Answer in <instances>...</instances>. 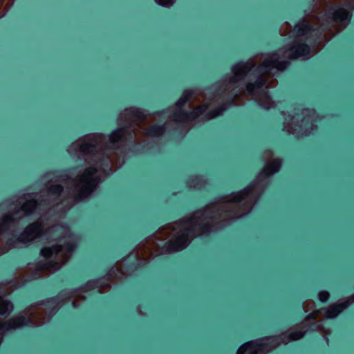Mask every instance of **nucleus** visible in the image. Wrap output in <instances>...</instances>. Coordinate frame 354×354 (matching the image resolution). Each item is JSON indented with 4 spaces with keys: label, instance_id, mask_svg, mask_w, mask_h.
Returning a JSON list of instances; mask_svg holds the SVG:
<instances>
[{
    "label": "nucleus",
    "instance_id": "1",
    "mask_svg": "<svg viewBox=\"0 0 354 354\" xmlns=\"http://www.w3.org/2000/svg\"><path fill=\"white\" fill-rule=\"evenodd\" d=\"M257 187L250 186L243 192L223 198L219 203L208 205L189 217L168 225L160 229L151 239L156 254L176 252L188 245L194 236L210 230V222L218 216L240 217L248 213L256 199Z\"/></svg>",
    "mask_w": 354,
    "mask_h": 354
},
{
    "label": "nucleus",
    "instance_id": "2",
    "mask_svg": "<svg viewBox=\"0 0 354 354\" xmlns=\"http://www.w3.org/2000/svg\"><path fill=\"white\" fill-rule=\"evenodd\" d=\"M310 48L303 44H297L288 49L280 50L277 53L261 55L245 64H238L232 68L233 76L230 84L238 82L248 73L257 77L254 84L247 85V92L259 104L266 109L272 107L274 102L268 95L266 89L272 86L275 80L273 76L278 71L283 70L287 66L286 59L304 57L308 59Z\"/></svg>",
    "mask_w": 354,
    "mask_h": 354
},
{
    "label": "nucleus",
    "instance_id": "3",
    "mask_svg": "<svg viewBox=\"0 0 354 354\" xmlns=\"http://www.w3.org/2000/svg\"><path fill=\"white\" fill-rule=\"evenodd\" d=\"M48 236L57 239L58 243L41 250L45 263L40 266L39 270L54 272L69 259L75 245V238L66 226L57 225L50 228L41 221H38L26 228L19 237V241L26 243L42 236L48 239Z\"/></svg>",
    "mask_w": 354,
    "mask_h": 354
},
{
    "label": "nucleus",
    "instance_id": "4",
    "mask_svg": "<svg viewBox=\"0 0 354 354\" xmlns=\"http://www.w3.org/2000/svg\"><path fill=\"white\" fill-rule=\"evenodd\" d=\"M106 138L102 135H88L73 143L68 151L71 153H77L85 156V160L89 165L93 162L98 165L106 153ZM101 174V171L96 167L89 166L72 181L73 186L70 188V194L79 198L86 197L99 183Z\"/></svg>",
    "mask_w": 354,
    "mask_h": 354
},
{
    "label": "nucleus",
    "instance_id": "5",
    "mask_svg": "<svg viewBox=\"0 0 354 354\" xmlns=\"http://www.w3.org/2000/svg\"><path fill=\"white\" fill-rule=\"evenodd\" d=\"M305 333V331L291 332L287 339L285 340V335L283 337H266L256 341H252L243 344L238 350L237 354H266L268 351L277 347L281 343L287 344L290 341L301 339Z\"/></svg>",
    "mask_w": 354,
    "mask_h": 354
},
{
    "label": "nucleus",
    "instance_id": "6",
    "mask_svg": "<svg viewBox=\"0 0 354 354\" xmlns=\"http://www.w3.org/2000/svg\"><path fill=\"white\" fill-rule=\"evenodd\" d=\"M147 120L142 113L133 108L126 109L120 116L121 124L123 122L128 124V127H126L125 129H131L135 131H138L139 128L143 134L150 136H158L162 134L164 132L163 127L158 126L152 127L149 129H146Z\"/></svg>",
    "mask_w": 354,
    "mask_h": 354
},
{
    "label": "nucleus",
    "instance_id": "7",
    "mask_svg": "<svg viewBox=\"0 0 354 354\" xmlns=\"http://www.w3.org/2000/svg\"><path fill=\"white\" fill-rule=\"evenodd\" d=\"M315 113L313 110L305 109L301 113H297L293 118L295 120L290 123L288 119H286L285 129L288 133H295L299 137L310 134L313 129V122L315 121Z\"/></svg>",
    "mask_w": 354,
    "mask_h": 354
},
{
    "label": "nucleus",
    "instance_id": "8",
    "mask_svg": "<svg viewBox=\"0 0 354 354\" xmlns=\"http://www.w3.org/2000/svg\"><path fill=\"white\" fill-rule=\"evenodd\" d=\"M192 98H194V93L192 91H185L182 97L176 103L177 112L171 116L173 120L185 122L189 120H194L205 112L210 106L203 104L196 108L193 112L189 115L184 111V107L187 104H188L189 106H191Z\"/></svg>",
    "mask_w": 354,
    "mask_h": 354
},
{
    "label": "nucleus",
    "instance_id": "9",
    "mask_svg": "<svg viewBox=\"0 0 354 354\" xmlns=\"http://www.w3.org/2000/svg\"><path fill=\"white\" fill-rule=\"evenodd\" d=\"M19 205H22L19 209L15 210L14 213L6 214L0 223V234L6 230L10 229L15 225V221L32 212V210L40 209L41 203L37 204L36 201L20 199Z\"/></svg>",
    "mask_w": 354,
    "mask_h": 354
},
{
    "label": "nucleus",
    "instance_id": "10",
    "mask_svg": "<svg viewBox=\"0 0 354 354\" xmlns=\"http://www.w3.org/2000/svg\"><path fill=\"white\" fill-rule=\"evenodd\" d=\"M341 6L338 9L330 12L333 22L337 25L344 28L350 21L351 15L349 10L354 8V0H341Z\"/></svg>",
    "mask_w": 354,
    "mask_h": 354
},
{
    "label": "nucleus",
    "instance_id": "11",
    "mask_svg": "<svg viewBox=\"0 0 354 354\" xmlns=\"http://www.w3.org/2000/svg\"><path fill=\"white\" fill-rule=\"evenodd\" d=\"M350 303L351 302H349V300H347L344 302H341L332 305L326 310L315 311L305 321V324L308 323L311 318L314 319H316L319 316V314L322 315L326 318H334L342 310L346 308L350 304Z\"/></svg>",
    "mask_w": 354,
    "mask_h": 354
},
{
    "label": "nucleus",
    "instance_id": "12",
    "mask_svg": "<svg viewBox=\"0 0 354 354\" xmlns=\"http://www.w3.org/2000/svg\"><path fill=\"white\" fill-rule=\"evenodd\" d=\"M156 250L153 245L152 240H147L145 244L139 245L135 251L134 254H131V256H134L139 264L142 263V261H145L147 260L149 257L152 255H158L156 254Z\"/></svg>",
    "mask_w": 354,
    "mask_h": 354
},
{
    "label": "nucleus",
    "instance_id": "13",
    "mask_svg": "<svg viewBox=\"0 0 354 354\" xmlns=\"http://www.w3.org/2000/svg\"><path fill=\"white\" fill-rule=\"evenodd\" d=\"M281 166V161L278 159L272 160H268L262 172L259 175L257 180L258 183L263 179L266 178L275 172L278 171Z\"/></svg>",
    "mask_w": 354,
    "mask_h": 354
},
{
    "label": "nucleus",
    "instance_id": "14",
    "mask_svg": "<svg viewBox=\"0 0 354 354\" xmlns=\"http://www.w3.org/2000/svg\"><path fill=\"white\" fill-rule=\"evenodd\" d=\"M126 129H119L114 131L109 138V144L112 147H115L120 141L124 140L126 137Z\"/></svg>",
    "mask_w": 354,
    "mask_h": 354
},
{
    "label": "nucleus",
    "instance_id": "15",
    "mask_svg": "<svg viewBox=\"0 0 354 354\" xmlns=\"http://www.w3.org/2000/svg\"><path fill=\"white\" fill-rule=\"evenodd\" d=\"M310 30V26L309 21L305 19L295 26L294 32H296L297 35H306Z\"/></svg>",
    "mask_w": 354,
    "mask_h": 354
},
{
    "label": "nucleus",
    "instance_id": "16",
    "mask_svg": "<svg viewBox=\"0 0 354 354\" xmlns=\"http://www.w3.org/2000/svg\"><path fill=\"white\" fill-rule=\"evenodd\" d=\"M12 309V304L0 296V315L8 314Z\"/></svg>",
    "mask_w": 354,
    "mask_h": 354
},
{
    "label": "nucleus",
    "instance_id": "17",
    "mask_svg": "<svg viewBox=\"0 0 354 354\" xmlns=\"http://www.w3.org/2000/svg\"><path fill=\"white\" fill-rule=\"evenodd\" d=\"M64 192L62 187L59 185H51L48 190V197L49 199H54L57 196H61Z\"/></svg>",
    "mask_w": 354,
    "mask_h": 354
},
{
    "label": "nucleus",
    "instance_id": "18",
    "mask_svg": "<svg viewBox=\"0 0 354 354\" xmlns=\"http://www.w3.org/2000/svg\"><path fill=\"white\" fill-rule=\"evenodd\" d=\"M87 286L89 287V288H93L94 286H96L97 288H99L100 292H103L105 291L104 287L101 283L100 284L98 281H90L88 283Z\"/></svg>",
    "mask_w": 354,
    "mask_h": 354
},
{
    "label": "nucleus",
    "instance_id": "19",
    "mask_svg": "<svg viewBox=\"0 0 354 354\" xmlns=\"http://www.w3.org/2000/svg\"><path fill=\"white\" fill-rule=\"evenodd\" d=\"M156 1L162 6L169 7L174 3V0H156Z\"/></svg>",
    "mask_w": 354,
    "mask_h": 354
},
{
    "label": "nucleus",
    "instance_id": "20",
    "mask_svg": "<svg viewBox=\"0 0 354 354\" xmlns=\"http://www.w3.org/2000/svg\"><path fill=\"white\" fill-rule=\"evenodd\" d=\"M314 301H311V300H309V301H306L304 304V309L306 312H308V310L313 309V308L314 307Z\"/></svg>",
    "mask_w": 354,
    "mask_h": 354
},
{
    "label": "nucleus",
    "instance_id": "21",
    "mask_svg": "<svg viewBox=\"0 0 354 354\" xmlns=\"http://www.w3.org/2000/svg\"><path fill=\"white\" fill-rule=\"evenodd\" d=\"M329 297V293L326 291H322L319 293V299L321 301H326Z\"/></svg>",
    "mask_w": 354,
    "mask_h": 354
},
{
    "label": "nucleus",
    "instance_id": "22",
    "mask_svg": "<svg viewBox=\"0 0 354 354\" xmlns=\"http://www.w3.org/2000/svg\"><path fill=\"white\" fill-rule=\"evenodd\" d=\"M222 112V110H216V111L213 112V113H210L208 116V119H211V118H215L216 116L220 115V113Z\"/></svg>",
    "mask_w": 354,
    "mask_h": 354
},
{
    "label": "nucleus",
    "instance_id": "23",
    "mask_svg": "<svg viewBox=\"0 0 354 354\" xmlns=\"http://www.w3.org/2000/svg\"><path fill=\"white\" fill-rule=\"evenodd\" d=\"M77 298H75V300L73 301V306H74L75 308H76V307L77 306Z\"/></svg>",
    "mask_w": 354,
    "mask_h": 354
},
{
    "label": "nucleus",
    "instance_id": "24",
    "mask_svg": "<svg viewBox=\"0 0 354 354\" xmlns=\"http://www.w3.org/2000/svg\"><path fill=\"white\" fill-rule=\"evenodd\" d=\"M265 154L268 155V156H270L271 155V153L270 152H266Z\"/></svg>",
    "mask_w": 354,
    "mask_h": 354
},
{
    "label": "nucleus",
    "instance_id": "25",
    "mask_svg": "<svg viewBox=\"0 0 354 354\" xmlns=\"http://www.w3.org/2000/svg\"><path fill=\"white\" fill-rule=\"evenodd\" d=\"M115 270L113 269L110 273V275L112 276V274L114 273Z\"/></svg>",
    "mask_w": 354,
    "mask_h": 354
},
{
    "label": "nucleus",
    "instance_id": "26",
    "mask_svg": "<svg viewBox=\"0 0 354 354\" xmlns=\"http://www.w3.org/2000/svg\"><path fill=\"white\" fill-rule=\"evenodd\" d=\"M4 252H5L4 251H2V252H1V251H0V255H1V254L4 253Z\"/></svg>",
    "mask_w": 354,
    "mask_h": 354
},
{
    "label": "nucleus",
    "instance_id": "27",
    "mask_svg": "<svg viewBox=\"0 0 354 354\" xmlns=\"http://www.w3.org/2000/svg\"><path fill=\"white\" fill-rule=\"evenodd\" d=\"M194 187L200 188V186L195 185Z\"/></svg>",
    "mask_w": 354,
    "mask_h": 354
}]
</instances>
